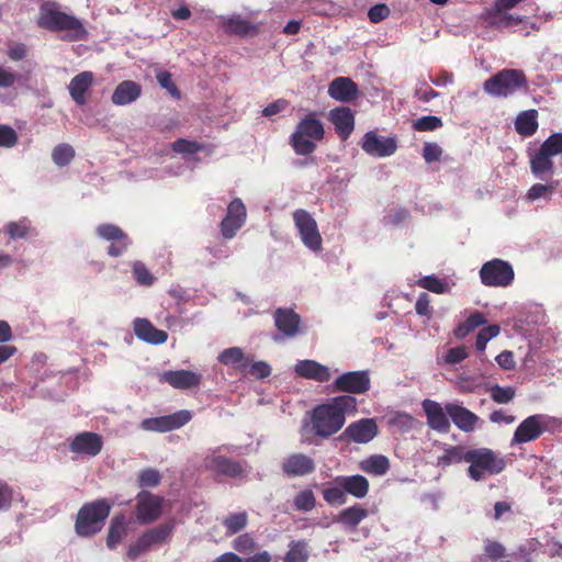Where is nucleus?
Masks as SVG:
<instances>
[{
    "label": "nucleus",
    "instance_id": "obj_1",
    "mask_svg": "<svg viewBox=\"0 0 562 562\" xmlns=\"http://www.w3.org/2000/svg\"><path fill=\"white\" fill-rule=\"evenodd\" d=\"M358 402L352 395H338L317 404L310 413V429L321 439H328L346 424L349 415L356 414Z\"/></svg>",
    "mask_w": 562,
    "mask_h": 562
},
{
    "label": "nucleus",
    "instance_id": "obj_2",
    "mask_svg": "<svg viewBox=\"0 0 562 562\" xmlns=\"http://www.w3.org/2000/svg\"><path fill=\"white\" fill-rule=\"evenodd\" d=\"M325 128L316 113L311 112L300 120L290 137V145L300 156L311 155L316 149V142L324 139Z\"/></svg>",
    "mask_w": 562,
    "mask_h": 562
},
{
    "label": "nucleus",
    "instance_id": "obj_3",
    "mask_svg": "<svg viewBox=\"0 0 562 562\" xmlns=\"http://www.w3.org/2000/svg\"><path fill=\"white\" fill-rule=\"evenodd\" d=\"M112 504L104 498L86 503L77 513L75 531L80 537L98 533L109 517Z\"/></svg>",
    "mask_w": 562,
    "mask_h": 562
},
{
    "label": "nucleus",
    "instance_id": "obj_4",
    "mask_svg": "<svg viewBox=\"0 0 562 562\" xmlns=\"http://www.w3.org/2000/svg\"><path fill=\"white\" fill-rule=\"evenodd\" d=\"M465 462L470 463L468 475L476 482L484 480L486 475L501 473L506 467L504 459L488 448L467 450Z\"/></svg>",
    "mask_w": 562,
    "mask_h": 562
},
{
    "label": "nucleus",
    "instance_id": "obj_5",
    "mask_svg": "<svg viewBox=\"0 0 562 562\" xmlns=\"http://www.w3.org/2000/svg\"><path fill=\"white\" fill-rule=\"evenodd\" d=\"M37 24L47 31L67 32L64 37L67 41L80 40L86 34L82 23L77 18L55 9L42 8Z\"/></svg>",
    "mask_w": 562,
    "mask_h": 562
},
{
    "label": "nucleus",
    "instance_id": "obj_6",
    "mask_svg": "<svg viewBox=\"0 0 562 562\" xmlns=\"http://www.w3.org/2000/svg\"><path fill=\"white\" fill-rule=\"evenodd\" d=\"M528 79L520 69H502L483 83L484 91L495 98H508L520 89H527Z\"/></svg>",
    "mask_w": 562,
    "mask_h": 562
},
{
    "label": "nucleus",
    "instance_id": "obj_7",
    "mask_svg": "<svg viewBox=\"0 0 562 562\" xmlns=\"http://www.w3.org/2000/svg\"><path fill=\"white\" fill-rule=\"evenodd\" d=\"M514 276L513 267L497 258L485 262L480 270L481 282L486 286H508Z\"/></svg>",
    "mask_w": 562,
    "mask_h": 562
},
{
    "label": "nucleus",
    "instance_id": "obj_8",
    "mask_svg": "<svg viewBox=\"0 0 562 562\" xmlns=\"http://www.w3.org/2000/svg\"><path fill=\"white\" fill-rule=\"evenodd\" d=\"M293 221L302 243L313 251L321 250L323 239L313 216L306 210L297 209L293 212Z\"/></svg>",
    "mask_w": 562,
    "mask_h": 562
},
{
    "label": "nucleus",
    "instance_id": "obj_9",
    "mask_svg": "<svg viewBox=\"0 0 562 562\" xmlns=\"http://www.w3.org/2000/svg\"><path fill=\"white\" fill-rule=\"evenodd\" d=\"M549 417L536 414L525 418L516 428L512 446L522 445L540 438L548 428Z\"/></svg>",
    "mask_w": 562,
    "mask_h": 562
},
{
    "label": "nucleus",
    "instance_id": "obj_10",
    "mask_svg": "<svg viewBox=\"0 0 562 562\" xmlns=\"http://www.w3.org/2000/svg\"><path fill=\"white\" fill-rule=\"evenodd\" d=\"M333 393L364 394L371 387V380L367 371H349L340 374L331 384Z\"/></svg>",
    "mask_w": 562,
    "mask_h": 562
},
{
    "label": "nucleus",
    "instance_id": "obj_11",
    "mask_svg": "<svg viewBox=\"0 0 562 562\" xmlns=\"http://www.w3.org/2000/svg\"><path fill=\"white\" fill-rule=\"evenodd\" d=\"M164 498L147 491L136 496L135 517L142 525L156 521L162 514Z\"/></svg>",
    "mask_w": 562,
    "mask_h": 562
},
{
    "label": "nucleus",
    "instance_id": "obj_12",
    "mask_svg": "<svg viewBox=\"0 0 562 562\" xmlns=\"http://www.w3.org/2000/svg\"><path fill=\"white\" fill-rule=\"evenodd\" d=\"M191 418L192 414L190 411L181 409L165 416L145 418L140 427L147 431L167 432L181 428L188 424Z\"/></svg>",
    "mask_w": 562,
    "mask_h": 562
},
{
    "label": "nucleus",
    "instance_id": "obj_13",
    "mask_svg": "<svg viewBox=\"0 0 562 562\" xmlns=\"http://www.w3.org/2000/svg\"><path fill=\"white\" fill-rule=\"evenodd\" d=\"M397 139L395 136L380 137L375 132H367L361 140L362 150L372 157H390L397 150Z\"/></svg>",
    "mask_w": 562,
    "mask_h": 562
},
{
    "label": "nucleus",
    "instance_id": "obj_14",
    "mask_svg": "<svg viewBox=\"0 0 562 562\" xmlns=\"http://www.w3.org/2000/svg\"><path fill=\"white\" fill-rule=\"evenodd\" d=\"M95 232L99 237L112 241L108 247V255L111 257L122 256L131 245L127 234L114 224H101Z\"/></svg>",
    "mask_w": 562,
    "mask_h": 562
},
{
    "label": "nucleus",
    "instance_id": "obj_15",
    "mask_svg": "<svg viewBox=\"0 0 562 562\" xmlns=\"http://www.w3.org/2000/svg\"><path fill=\"white\" fill-rule=\"evenodd\" d=\"M246 206L238 198L234 199L227 206L225 217L220 224L221 234L224 238H233L246 221Z\"/></svg>",
    "mask_w": 562,
    "mask_h": 562
},
{
    "label": "nucleus",
    "instance_id": "obj_16",
    "mask_svg": "<svg viewBox=\"0 0 562 562\" xmlns=\"http://www.w3.org/2000/svg\"><path fill=\"white\" fill-rule=\"evenodd\" d=\"M422 408L429 428L439 434L449 432L451 425L449 420L450 417L446 412V406L442 407L440 403L426 398L422 402Z\"/></svg>",
    "mask_w": 562,
    "mask_h": 562
},
{
    "label": "nucleus",
    "instance_id": "obj_17",
    "mask_svg": "<svg viewBox=\"0 0 562 562\" xmlns=\"http://www.w3.org/2000/svg\"><path fill=\"white\" fill-rule=\"evenodd\" d=\"M328 120L342 142L347 140L355 130V113L348 106L331 109L328 113Z\"/></svg>",
    "mask_w": 562,
    "mask_h": 562
},
{
    "label": "nucleus",
    "instance_id": "obj_18",
    "mask_svg": "<svg viewBox=\"0 0 562 562\" xmlns=\"http://www.w3.org/2000/svg\"><path fill=\"white\" fill-rule=\"evenodd\" d=\"M378 435V425L372 418H362L349 424L342 437L357 443H367Z\"/></svg>",
    "mask_w": 562,
    "mask_h": 562
},
{
    "label": "nucleus",
    "instance_id": "obj_19",
    "mask_svg": "<svg viewBox=\"0 0 562 562\" xmlns=\"http://www.w3.org/2000/svg\"><path fill=\"white\" fill-rule=\"evenodd\" d=\"M205 468L217 475L228 477H240L245 475V469L238 461L228 459L224 456L212 454L204 460Z\"/></svg>",
    "mask_w": 562,
    "mask_h": 562
},
{
    "label": "nucleus",
    "instance_id": "obj_20",
    "mask_svg": "<svg viewBox=\"0 0 562 562\" xmlns=\"http://www.w3.org/2000/svg\"><path fill=\"white\" fill-rule=\"evenodd\" d=\"M273 319L274 326L283 337L293 338L300 333L301 316L292 308H277Z\"/></svg>",
    "mask_w": 562,
    "mask_h": 562
},
{
    "label": "nucleus",
    "instance_id": "obj_21",
    "mask_svg": "<svg viewBox=\"0 0 562 562\" xmlns=\"http://www.w3.org/2000/svg\"><path fill=\"white\" fill-rule=\"evenodd\" d=\"M281 469L288 477L305 476L315 471V462L304 453H292L284 459Z\"/></svg>",
    "mask_w": 562,
    "mask_h": 562
},
{
    "label": "nucleus",
    "instance_id": "obj_22",
    "mask_svg": "<svg viewBox=\"0 0 562 562\" xmlns=\"http://www.w3.org/2000/svg\"><path fill=\"white\" fill-rule=\"evenodd\" d=\"M160 381L179 390H189L200 385L202 375L190 370H169L160 375Z\"/></svg>",
    "mask_w": 562,
    "mask_h": 562
},
{
    "label": "nucleus",
    "instance_id": "obj_23",
    "mask_svg": "<svg viewBox=\"0 0 562 562\" xmlns=\"http://www.w3.org/2000/svg\"><path fill=\"white\" fill-rule=\"evenodd\" d=\"M446 412L458 429L464 432H471L475 429L479 416L467 407L454 403H447Z\"/></svg>",
    "mask_w": 562,
    "mask_h": 562
},
{
    "label": "nucleus",
    "instance_id": "obj_24",
    "mask_svg": "<svg viewBox=\"0 0 562 562\" xmlns=\"http://www.w3.org/2000/svg\"><path fill=\"white\" fill-rule=\"evenodd\" d=\"M69 447L75 453L94 457L102 450L103 441L100 435L91 431H85L77 435L70 442Z\"/></svg>",
    "mask_w": 562,
    "mask_h": 562
},
{
    "label": "nucleus",
    "instance_id": "obj_25",
    "mask_svg": "<svg viewBox=\"0 0 562 562\" xmlns=\"http://www.w3.org/2000/svg\"><path fill=\"white\" fill-rule=\"evenodd\" d=\"M294 371L301 378L319 383L328 382L331 378L329 368L315 360H299Z\"/></svg>",
    "mask_w": 562,
    "mask_h": 562
},
{
    "label": "nucleus",
    "instance_id": "obj_26",
    "mask_svg": "<svg viewBox=\"0 0 562 562\" xmlns=\"http://www.w3.org/2000/svg\"><path fill=\"white\" fill-rule=\"evenodd\" d=\"M94 76L91 71H82L76 75L68 85V91L77 105L83 106L87 104V92L93 85Z\"/></svg>",
    "mask_w": 562,
    "mask_h": 562
},
{
    "label": "nucleus",
    "instance_id": "obj_27",
    "mask_svg": "<svg viewBox=\"0 0 562 562\" xmlns=\"http://www.w3.org/2000/svg\"><path fill=\"white\" fill-rule=\"evenodd\" d=\"M134 333L136 337L151 345H161L167 341L168 334L165 330L156 328L146 318H136L134 322Z\"/></svg>",
    "mask_w": 562,
    "mask_h": 562
},
{
    "label": "nucleus",
    "instance_id": "obj_28",
    "mask_svg": "<svg viewBox=\"0 0 562 562\" xmlns=\"http://www.w3.org/2000/svg\"><path fill=\"white\" fill-rule=\"evenodd\" d=\"M334 483L341 485L346 494L356 498H364L370 488L368 479L360 474L340 475L334 480Z\"/></svg>",
    "mask_w": 562,
    "mask_h": 562
},
{
    "label": "nucleus",
    "instance_id": "obj_29",
    "mask_svg": "<svg viewBox=\"0 0 562 562\" xmlns=\"http://www.w3.org/2000/svg\"><path fill=\"white\" fill-rule=\"evenodd\" d=\"M328 94L337 101L349 102L358 95V86L348 77H338L330 82Z\"/></svg>",
    "mask_w": 562,
    "mask_h": 562
},
{
    "label": "nucleus",
    "instance_id": "obj_30",
    "mask_svg": "<svg viewBox=\"0 0 562 562\" xmlns=\"http://www.w3.org/2000/svg\"><path fill=\"white\" fill-rule=\"evenodd\" d=\"M142 94V86L133 80H124L114 89L111 101L115 105H126L136 101Z\"/></svg>",
    "mask_w": 562,
    "mask_h": 562
},
{
    "label": "nucleus",
    "instance_id": "obj_31",
    "mask_svg": "<svg viewBox=\"0 0 562 562\" xmlns=\"http://www.w3.org/2000/svg\"><path fill=\"white\" fill-rule=\"evenodd\" d=\"M175 528L176 520L171 519L156 527L147 529L142 535L151 549L153 547L161 546L164 543L169 542L175 531Z\"/></svg>",
    "mask_w": 562,
    "mask_h": 562
},
{
    "label": "nucleus",
    "instance_id": "obj_32",
    "mask_svg": "<svg viewBox=\"0 0 562 562\" xmlns=\"http://www.w3.org/2000/svg\"><path fill=\"white\" fill-rule=\"evenodd\" d=\"M539 127L538 111L535 109L521 111L515 120L516 132L524 137L532 136Z\"/></svg>",
    "mask_w": 562,
    "mask_h": 562
},
{
    "label": "nucleus",
    "instance_id": "obj_33",
    "mask_svg": "<svg viewBox=\"0 0 562 562\" xmlns=\"http://www.w3.org/2000/svg\"><path fill=\"white\" fill-rule=\"evenodd\" d=\"M369 512L361 505L357 504L342 509L336 517V521L347 529L355 530L358 525L367 518Z\"/></svg>",
    "mask_w": 562,
    "mask_h": 562
},
{
    "label": "nucleus",
    "instance_id": "obj_34",
    "mask_svg": "<svg viewBox=\"0 0 562 562\" xmlns=\"http://www.w3.org/2000/svg\"><path fill=\"white\" fill-rule=\"evenodd\" d=\"M127 533V522L124 515L120 514L112 518L106 537L109 549H115L124 536Z\"/></svg>",
    "mask_w": 562,
    "mask_h": 562
},
{
    "label": "nucleus",
    "instance_id": "obj_35",
    "mask_svg": "<svg viewBox=\"0 0 562 562\" xmlns=\"http://www.w3.org/2000/svg\"><path fill=\"white\" fill-rule=\"evenodd\" d=\"M487 323L485 315L482 312L475 311L462 323H460L454 329L453 335L458 339L465 338L469 334L474 331L477 327L483 326Z\"/></svg>",
    "mask_w": 562,
    "mask_h": 562
},
{
    "label": "nucleus",
    "instance_id": "obj_36",
    "mask_svg": "<svg viewBox=\"0 0 562 562\" xmlns=\"http://www.w3.org/2000/svg\"><path fill=\"white\" fill-rule=\"evenodd\" d=\"M249 521V516L246 510L238 513H231L225 516L222 520V525L225 528L226 536H233L243 531Z\"/></svg>",
    "mask_w": 562,
    "mask_h": 562
},
{
    "label": "nucleus",
    "instance_id": "obj_37",
    "mask_svg": "<svg viewBox=\"0 0 562 562\" xmlns=\"http://www.w3.org/2000/svg\"><path fill=\"white\" fill-rule=\"evenodd\" d=\"M360 469L369 474L384 475L390 469V462L383 454H373L360 462Z\"/></svg>",
    "mask_w": 562,
    "mask_h": 562
},
{
    "label": "nucleus",
    "instance_id": "obj_38",
    "mask_svg": "<svg viewBox=\"0 0 562 562\" xmlns=\"http://www.w3.org/2000/svg\"><path fill=\"white\" fill-rule=\"evenodd\" d=\"M310 558L308 546L305 540H293L289 543L283 562H307Z\"/></svg>",
    "mask_w": 562,
    "mask_h": 562
},
{
    "label": "nucleus",
    "instance_id": "obj_39",
    "mask_svg": "<svg viewBox=\"0 0 562 562\" xmlns=\"http://www.w3.org/2000/svg\"><path fill=\"white\" fill-rule=\"evenodd\" d=\"M218 361L225 366L246 367L248 364L239 347L224 349L218 356Z\"/></svg>",
    "mask_w": 562,
    "mask_h": 562
},
{
    "label": "nucleus",
    "instance_id": "obj_40",
    "mask_svg": "<svg viewBox=\"0 0 562 562\" xmlns=\"http://www.w3.org/2000/svg\"><path fill=\"white\" fill-rule=\"evenodd\" d=\"M416 284L419 288H423V289L430 291L432 293H436V294H443V293L449 292V290H450L449 284L445 280L439 279L435 274L425 276V277L418 279L416 281Z\"/></svg>",
    "mask_w": 562,
    "mask_h": 562
},
{
    "label": "nucleus",
    "instance_id": "obj_41",
    "mask_svg": "<svg viewBox=\"0 0 562 562\" xmlns=\"http://www.w3.org/2000/svg\"><path fill=\"white\" fill-rule=\"evenodd\" d=\"M316 506V497L311 488L300 491L293 498V507L299 512H311Z\"/></svg>",
    "mask_w": 562,
    "mask_h": 562
},
{
    "label": "nucleus",
    "instance_id": "obj_42",
    "mask_svg": "<svg viewBox=\"0 0 562 562\" xmlns=\"http://www.w3.org/2000/svg\"><path fill=\"white\" fill-rule=\"evenodd\" d=\"M467 450L461 446H451L438 458V465H450L452 463L465 462Z\"/></svg>",
    "mask_w": 562,
    "mask_h": 562
},
{
    "label": "nucleus",
    "instance_id": "obj_43",
    "mask_svg": "<svg viewBox=\"0 0 562 562\" xmlns=\"http://www.w3.org/2000/svg\"><path fill=\"white\" fill-rule=\"evenodd\" d=\"M519 22H521L520 18L508 14L505 11H496L494 8L493 11L488 14L490 25L497 29L513 26Z\"/></svg>",
    "mask_w": 562,
    "mask_h": 562
},
{
    "label": "nucleus",
    "instance_id": "obj_44",
    "mask_svg": "<svg viewBox=\"0 0 562 562\" xmlns=\"http://www.w3.org/2000/svg\"><path fill=\"white\" fill-rule=\"evenodd\" d=\"M160 472L153 468L144 469L137 475V485L140 488L156 487L160 484Z\"/></svg>",
    "mask_w": 562,
    "mask_h": 562
},
{
    "label": "nucleus",
    "instance_id": "obj_45",
    "mask_svg": "<svg viewBox=\"0 0 562 562\" xmlns=\"http://www.w3.org/2000/svg\"><path fill=\"white\" fill-rule=\"evenodd\" d=\"M75 157V150L69 144H58L52 153L53 161L60 167L67 166Z\"/></svg>",
    "mask_w": 562,
    "mask_h": 562
},
{
    "label": "nucleus",
    "instance_id": "obj_46",
    "mask_svg": "<svg viewBox=\"0 0 562 562\" xmlns=\"http://www.w3.org/2000/svg\"><path fill=\"white\" fill-rule=\"evenodd\" d=\"M323 498L331 506H340L347 502L345 490L341 485L325 487L322 492Z\"/></svg>",
    "mask_w": 562,
    "mask_h": 562
},
{
    "label": "nucleus",
    "instance_id": "obj_47",
    "mask_svg": "<svg viewBox=\"0 0 562 562\" xmlns=\"http://www.w3.org/2000/svg\"><path fill=\"white\" fill-rule=\"evenodd\" d=\"M491 398L497 404H508L516 395V390L513 386H501L495 384L490 387Z\"/></svg>",
    "mask_w": 562,
    "mask_h": 562
},
{
    "label": "nucleus",
    "instance_id": "obj_48",
    "mask_svg": "<svg viewBox=\"0 0 562 562\" xmlns=\"http://www.w3.org/2000/svg\"><path fill=\"white\" fill-rule=\"evenodd\" d=\"M232 547L235 551L247 554L254 552L257 549L258 543L250 533L246 532L237 536L233 540Z\"/></svg>",
    "mask_w": 562,
    "mask_h": 562
},
{
    "label": "nucleus",
    "instance_id": "obj_49",
    "mask_svg": "<svg viewBox=\"0 0 562 562\" xmlns=\"http://www.w3.org/2000/svg\"><path fill=\"white\" fill-rule=\"evenodd\" d=\"M30 228V221L26 218H22L16 222L8 223L5 226V233L9 235L11 239H22L27 236Z\"/></svg>",
    "mask_w": 562,
    "mask_h": 562
},
{
    "label": "nucleus",
    "instance_id": "obj_50",
    "mask_svg": "<svg viewBox=\"0 0 562 562\" xmlns=\"http://www.w3.org/2000/svg\"><path fill=\"white\" fill-rule=\"evenodd\" d=\"M443 122L441 117L434 115H425L413 121V128L417 132L436 131L442 127Z\"/></svg>",
    "mask_w": 562,
    "mask_h": 562
},
{
    "label": "nucleus",
    "instance_id": "obj_51",
    "mask_svg": "<svg viewBox=\"0 0 562 562\" xmlns=\"http://www.w3.org/2000/svg\"><path fill=\"white\" fill-rule=\"evenodd\" d=\"M499 331L501 327L496 324L488 325L480 329L476 336L475 348L481 352L484 351L486 349L487 342L495 338Z\"/></svg>",
    "mask_w": 562,
    "mask_h": 562
},
{
    "label": "nucleus",
    "instance_id": "obj_52",
    "mask_svg": "<svg viewBox=\"0 0 562 562\" xmlns=\"http://www.w3.org/2000/svg\"><path fill=\"white\" fill-rule=\"evenodd\" d=\"M226 27L231 33L237 35H247L256 29L251 22L240 18L228 19L226 22Z\"/></svg>",
    "mask_w": 562,
    "mask_h": 562
},
{
    "label": "nucleus",
    "instance_id": "obj_53",
    "mask_svg": "<svg viewBox=\"0 0 562 562\" xmlns=\"http://www.w3.org/2000/svg\"><path fill=\"white\" fill-rule=\"evenodd\" d=\"M133 277L137 281L138 284L150 286L153 285L155 278L149 272L147 267L142 261H135L133 263Z\"/></svg>",
    "mask_w": 562,
    "mask_h": 562
},
{
    "label": "nucleus",
    "instance_id": "obj_54",
    "mask_svg": "<svg viewBox=\"0 0 562 562\" xmlns=\"http://www.w3.org/2000/svg\"><path fill=\"white\" fill-rule=\"evenodd\" d=\"M156 78H157L158 83L164 89H166L172 98H175V99H180L181 98V92L178 89V87L175 83V81L172 80V75L169 71L160 70L156 75Z\"/></svg>",
    "mask_w": 562,
    "mask_h": 562
},
{
    "label": "nucleus",
    "instance_id": "obj_55",
    "mask_svg": "<svg viewBox=\"0 0 562 562\" xmlns=\"http://www.w3.org/2000/svg\"><path fill=\"white\" fill-rule=\"evenodd\" d=\"M505 547L495 540L486 539L484 541V555L487 560L497 561L505 557Z\"/></svg>",
    "mask_w": 562,
    "mask_h": 562
},
{
    "label": "nucleus",
    "instance_id": "obj_56",
    "mask_svg": "<svg viewBox=\"0 0 562 562\" xmlns=\"http://www.w3.org/2000/svg\"><path fill=\"white\" fill-rule=\"evenodd\" d=\"M18 133L13 127L0 124V147H14L18 144Z\"/></svg>",
    "mask_w": 562,
    "mask_h": 562
},
{
    "label": "nucleus",
    "instance_id": "obj_57",
    "mask_svg": "<svg viewBox=\"0 0 562 562\" xmlns=\"http://www.w3.org/2000/svg\"><path fill=\"white\" fill-rule=\"evenodd\" d=\"M555 187L553 184L535 183L530 187L526 194V199L530 202L540 198H547L548 193H552Z\"/></svg>",
    "mask_w": 562,
    "mask_h": 562
},
{
    "label": "nucleus",
    "instance_id": "obj_58",
    "mask_svg": "<svg viewBox=\"0 0 562 562\" xmlns=\"http://www.w3.org/2000/svg\"><path fill=\"white\" fill-rule=\"evenodd\" d=\"M149 550L150 547L148 546L143 535H140L138 539L128 547L126 555L130 560L135 561L139 555L146 553Z\"/></svg>",
    "mask_w": 562,
    "mask_h": 562
},
{
    "label": "nucleus",
    "instance_id": "obj_59",
    "mask_svg": "<svg viewBox=\"0 0 562 562\" xmlns=\"http://www.w3.org/2000/svg\"><path fill=\"white\" fill-rule=\"evenodd\" d=\"M391 13L390 8L384 3H379L371 7L368 11V18L371 23H380L385 20Z\"/></svg>",
    "mask_w": 562,
    "mask_h": 562
},
{
    "label": "nucleus",
    "instance_id": "obj_60",
    "mask_svg": "<svg viewBox=\"0 0 562 562\" xmlns=\"http://www.w3.org/2000/svg\"><path fill=\"white\" fill-rule=\"evenodd\" d=\"M172 148L176 153L195 154L201 150L202 146L198 142L180 138L172 144Z\"/></svg>",
    "mask_w": 562,
    "mask_h": 562
},
{
    "label": "nucleus",
    "instance_id": "obj_61",
    "mask_svg": "<svg viewBox=\"0 0 562 562\" xmlns=\"http://www.w3.org/2000/svg\"><path fill=\"white\" fill-rule=\"evenodd\" d=\"M416 313L419 316H426L430 318L432 316V307L430 306V297L426 292H422L415 304Z\"/></svg>",
    "mask_w": 562,
    "mask_h": 562
},
{
    "label": "nucleus",
    "instance_id": "obj_62",
    "mask_svg": "<svg viewBox=\"0 0 562 562\" xmlns=\"http://www.w3.org/2000/svg\"><path fill=\"white\" fill-rule=\"evenodd\" d=\"M442 153V148L437 143H425L423 158L428 164L439 161Z\"/></svg>",
    "mask_w": 562,
    "mask_h": 562
},
{
    "label": "nucleus",
    "instance_id": "obj_63",
    "mask_svg": "<svg viewBox=\"0 0 562 562\" xmlns=\"http://www.w3.org/2000/svg\"><path fill=\"white\" fill-rule=\"evenodd\" d=\"M469 353L464 346L450 348L445 356V362L448 364H457L467 359Z\"/></svg>",
    "mask_w": 562,
    "mask_h": 562
},
{
    "label": "nucleus",
    "instance_id": "obj_64",
    "mask_svg": "<svg viewBox=\"0 0 562 562\" xmlns=\"http://www.w3.org/2000/svg\"><path fill=\"white\" fill-rule=\"evenodd\" d=\"M19 74L0 66V89H8L15 85Z\"/></svg>",
    "mask_w": 562,
    "mask_h": 562
}]
</instances>
